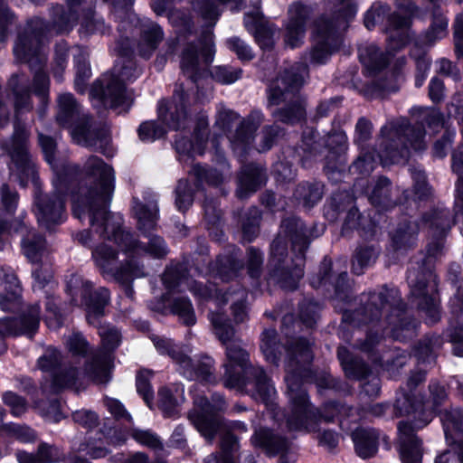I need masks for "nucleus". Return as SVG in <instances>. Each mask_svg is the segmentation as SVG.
Instances as JSON below:
<instances>
[{"label": "nucleus", "instance_id": "obj_62", "mask_svg": "<svg viewBox=\"0 0 463 463\" xmlns=\"http://www.w3.org/2000/svg\"><path fill=\"white\" fill-rule=\"evenodd\" d=\"M227 46L231 51L236 53L240 60L250 61L254 57L251 48L238 37H232L228 39Z\"/></svg>", "mask_w": 463, "mask_h": 463}, {"label": "nucleus", "instance_id": "obj_55", "mask_svg": "<svg viewBox=\"0 0 463 463\" xmlns=\"http://www.w3.org/2000/svg\"><path fill=\"white\" fill-rule=\"evenodd\" d=\"M152 376V372L149 370H141L137 375V391L143 397L147 406H151L154 397V392L150 386L149 380Z\"/></svg>", "mask_w": 463, "mask_h": 463}, {"label": "nucleus", "instance_id": "obj_60", "mask_svg": "<svg viewBox=\"0 0 463 463\" xmlns=\"http://www.w3.org/2000/svg\"><path fill=\"white\" fill-rule=\"evenodd\" d=\"M165 129L154 121L144 122L138 128L139 138L146 142H152L162 137Z\"/></svg>", "mask_w": 463, "mask_h": 463}, {"label": "nucleus", "instance_id": "obj_11", "mask_svg": "<svg viewBox=\"0 0 463 463\" xmlns=\"http://www.w3.org/2000/svg\"><path fill=\"white\" fill-rule=\"evenodd\" d=\"M56 121L63 128H70L73 141L84 146H95L99 132L92 128L90 118L81 111L80 104L71 93L59 95Z\"/></svg>", "mask_w": 463, "mask_h": 463}, {"label": "nucleus", "instance_id": "obj_44", "mask_svg": "<svg viewBox=\"0 0 463 463\" xmlns=\"http://www.w3.org/2000/svg\"><path fill=\"white\" fill-rule=\"evenodd\" d=\"M447 27L448 20L444 16L436 18L430 29L415 43V49L431 46L436 41L445 37Z\"/></svg>", "mask_w": 463, "mask_h": 463}, {"label": "nucleus", "instance_id": "obj_54", "mask_svg": "<svg viewBox=\"0 0 463 463\" xmlns=\"http://www.w3.org/2000/svg\"><path fill=\"white\" fill-rule=\"evenodd\" d=\"M389 7L381 3H374L364 14V25L368 30H372L376 24L384 21Z\"/></svg>", "mask_w": 463, "mask_h": 463}, {"label": "nucleus", "instance_id": "obj_2", "mask_svg": "<svg viewBox=\"0 0 463 463\" xmlns=\"http://www.w3.org/2000/svg\"><path fill=\"white\" fill-rule=\"evenodd\" d=\"M210 320L215 335L226 349L223 385L229 389H242L252 383L253 388L250 391L251 397L265 403L270 402L276 394L273 384L261 367L249 363V354L235 337L226 317L219 312H212Z\"/></svg>", "mask_w": 463, "mask_h": 463}, {"label": "nucleus", "instance_id": "obj_16", "mask_svg": "<svg viewBox=\"0 0 463 463\" xmlns=\"http://www.w3.org/2000/svg\"><path fill=\"white\" fill-rule=\"evenodd\" d=\"M27 139L26 128L19 123H15L10 141L1 145V148L11 157L13 163V165L10 166L11 175H15L23 186L29 180L34 181L36 175L34 165L28 154Z\"/></svg>", "mask_w": 463, "mask_h": 463}, {"label": "nucleus", "instance_id": "obj_43", "mask_svg": "<svg viewBox=\"0 0 463 463\" xmlns=\"http://www.w3.org/2000/svg\"><path fill=\"white\" fill-rule=\"evenodd\" d=\"M359 57L364 67L371 71L382 69L387 62L385 55L374 44L360 48Z\"/></svg>", "mask_w": 463, "mask_h": 463}, {"label": "nucleus", "instance_id": "obj_52", "mask_svg": "<svg viewBox=\"0 0 463 463\" xmlns=\"http://www.w3.org/2000/svg\"><path fill=\"white\" fill-rule=\"evenodd\" d=\"M295 197L302 202L305 207L311 208L321 200L322 190L318 185L303 184L296 189Z\"/></svg>", "mask_w": 463, "mask_h": 463}, {"label": "nucleus", "instance_id": "obj_53", "mask_svg": "<svg viewBox=\"0 0 463 463\" xmlns=\"http://www.w3.org/2000/svg\"><path fill=\"white\" fill-rule=\"evenodd\" d=\"M193 201V191L188 181L180 180L175 189V205L178 211H186L192 205Z\"/></svg>", "mask_w": 463, "mask_h": 463}, {"label": "nucleus", "instance_id": "obj_35", "mask_svg": "<svg viewBox=\"0 0 463 463\" xmlns=\"http://www.w3.org/2000/svg\"><path fill=\"white\" fill-rule=\"evenodd\" d=\"M111 364V354L108 352H99L94 354L86 365L85 374L97 383H106L110 378Z\"/></svg>", "mask_w": 463, "mask_h": 463}, {"label": "nucleus", "instance_id": "obj_50", "mask_svg": "<svg viewBox=\"0 0 463 463\" xmlns=\"http://www.w3.org/2000/svg\"><path fill=\"white\" fill-rule=\"evenodd\" d=\"M378 256V250L372 247H361L356 250L354 259L352 263V270L354 273L360 275L364 269L373 264Z\"/></svg>", "mask_w": 463, "mask_h": 463}, {"label": "nucleus", "instance_id": "obj_33", "mask_svg": "<svg viewBox=\"0 0 463 463\" xmlns=\"http://www.w3.org/2000/svg\"><path fill=\"white\" fill-rule=\"evenodd\" d=\"M266 179V173L260 165L250 164L243 166L239 176V197H245L248 194L255 192Z\"/></svg>", "mask_w": 463, "mask_h": 463}, {"label": "nucleus", "instance_id": "obj_37", "mask_svg": "<svg viewBox=\"0 0 463 463\" xmlns=\"http://www.w3.org/2000/svg\"><path fill=\"white\" fill-rule=\"evenodd\" d=\"M244 24L247 30L254 34L256 42L261 48H269L273 45L277 30L274 24H266L250 14L245 16Z\"/></svg>", "mask_w": 463, "mask_h": 463}, {"label": "nucleus", "instance_id": "obj_58", "mask_svg": "<svg viewBox=\"0 0 463 463\" xmlns=\"http://www.w3.org/2000/svg\"><path fill=\"white\" fill-rule=\"evenodd\" d=\"M3 402L10 409L11 413L19 417L27 410L26 401L13 392H5L2 396Z\"/></svg>", "mask_w": 463, "mask_h": 463}, {"label": "nucleus", "instance_id": "obj_12", "mask_svg": "<svg viewBox=\"0 0 463 463\" xmlns=\"http://www.w3.org/2000/svg\"><path fill=\"white\" fill-rule=\"evenodd\" d=\"M214 46L211 34L204 37L197 44H189L184 50L181 58V70L184 75L188 77L196 86L198 99L211 93L212 87L207 83L205 94L201 90L204 86L202 80L208 77V66L213 62L214 56Z\"/></svg>", "mask_w": 463, "mask_h": 463}, {"label": "nucleus", "instance_id": "obj_40", "mask_svg": "<svg viewBox=\"0 0 463 463\" xmlns=\"http://www.w3.org/2000/svg\"><path fill=\"white\" fill-rule=\"evenodd\" d=\"M163 39L161 28L148 21L143 24L141 41L138 44L139 54L144 58H149Z\"/></svg>", "mask_w": 463, "mask_h": 463}, {"label": "nucleus", "instance_id": "obj_7", "mask_svg": "<svg viewBox=\"0 0 463 463\" xmlns=\"http://www.w3.org/2000/svg\"><path fill=\"white\" fill-rule=\"evenodd\" d=\"M335 9L332 15L318 18L313 28L314 46L308 54L311 63H325L342 43V34L356 14L354 0H329Z\"/></svg>", "mask_w": 463, "mask_h": 463}, {"label": "nucleus", "instance_id": "obj_23", "mask_svg": "<svg viewBox=\"0 0 463 463\" xmlns=\"http://www.w3.org/2000/svg\"><path fill=\"white\" fill-rule=\"evenodd\" d=\"M40 307L38 304L29 307L26 313L19 318L0 319V354L6 349L5 337L26 335L32 337L37 331L40 322Z\"/></svg>", "mask_w": 463, "mask_h": 463}, {"label": "nucleus", "instance_id": "obj_36", "mask_svg": "<svg viewBox=\"0 0 463 463\" xmlns=\"http://www.w3.org/2000/svg\"><path fill=\"white\" fill-rule=\"evenodd\" d=\"M159 406L166 417L178 412V407L184 401V389L180 383L164 387L158 392Z\"/></svg>", "mask_w": 463, "mask_h": 463}, {"label": "nucleus", "instance_id": "obj_24", "mask_svg": "<svg viewBox=\"0 0 463 463\" xmlns=\"http://www.w3.org/2000/svg\"><path fill=\"white\" fill-rule=\"evenodd\" d=\"M431 420L426 417L423 420L413 425L410 422L401 421L398 424L400 457L402 463H421V443L414 435L415 430L423 428Z\"/></svg>", "mask_w": 463, "mask_h": 463}, {"label": "nucleus", "instance_id": "obj_8", "mask_svg": "<svg viewBox=\"0 0 463 463\" xmlns=\"http://www.w3.org/2000/svg\"><path fill=\"white\" fill-rule=\"evenodd\" d=\"M115 51L120 60L117 61L113 72L104 74L95 82L90 90V97L97 98L112 108L120 106L128 108L132 99L124 82L137 79L139 71L130 59L132 51L128 47V40H126V46L125 43L118 42Z\"/></svg>", "mask_w": 463, "mask_h": 463}, {"label": "nucleus", "instance_id": "obj_17", "mask_svg": "<svg viewBox=\"0 0 463 463\" xmlns=\"http://www.w3.org/2000/svg\"><path fill=\"white\" fill-rule=\"evenodd\" d=\"M68 181L61 173H57V178L53 179L55 193L52 195L35 194V215L38 222L46 229L65 220L64 191L67 190Z\"/></svg>", "mask_w": 463, "mask_h": 463}, {"label": "nucleus", "instance_id": "obj_57", "mask_svg": "<svg viewBox=\"0 0 463 463\" xmlns=\"http://www.w3.org/2000/svg\"><path fill=\"white\" fill-rule=\"evenodd\" d=\"M67 349L73 355L84 356L89 351V344L79 332H72L64 340Z\"/></svg>", "mask_w": 463, "mask_h": 463}, {"label": "nucleus", "instance_id": "obj_21", "mask_svg": "<svg viewBox=\"0 0 463 463\" xmlns=\"http://www.w3.org/2000/svg\"><path fill=\"white\" fill-rule=\"evenodd\" d=\"M38 367L48 373L54 388L70 387L75 384L78 372L61 364V354L54 347H48L37 361Z\"/></svg>", "mask_w": 463, "mask_h": 463}, {"label": "nucleus", "instance_id": "obj_38", "mask_svg": "<svg viewBox=\"0 0 463 463\" xmlns=\"http://www.w3.org/2000/svg\"><path fill=\"white\" fill-rule=\"evenodd\" d=\"M39 144L44 155L47 163L53 168L55 175L57 173H61L65 179H69L70 176L76 175L80 173V168L79 165L74 164H65L61 168L55 165L54 154L56 149V143L53 138L39 134ZM57 178V176H55Z\"/></svg>", "mask_w": 463, "mask_h": 463}, {"label": "nucleus", "instance_id": "obj_26", "mask_svg": "<svg viewBox=\"0 0 463 463\" xmlns=\"http://www.w3.org/2000/svg\"><path fill=\"white\" fill-rule=\"evenodd\" d=\"M401 296L396 288H382L378 293L370 296L369 303L364 307L363 323L378 320L383 313H395L400 316Z\"/></svg>", "mask_w": 463, "mask_h": 463}, {"label": "nucleus", "instance_id": "obj_4", "mask_svg": "<svg viewBox=\"0 0 463 463\" xmlns=\"http://www.w3.org/2000/svg\"><path fill=\"white\" fill-rule=\"evenodd\" d=\"M311 232L296 217L282 222L281 233L270 246L271 278L285 289H295L304 275V252Z\"/></svg>", "mask_w": 463, "mask_h": 463}, {"label": "nucleus", "instance_id": "obj_32", "mask_svg": "<svg viewBox=\"0 0 463 463\" xmlns=\"http://www.w3.org/2000/svg\"><path fill=\"white\" fill-rule=\"evenodd\" d=\"M208 127L207 118L201 116L198 118L196 128L194 130V141L192 142L186 138L176 139L175 142V149L180 155L194 156L203 155L207 139L204 138Z\"/></svg>", "mask_w": 463, "mask_h": 463}, {"label": "nucleus", "instance_id": "obj_20", "mask_svg": "<svg viewBox=\"0 0 463 463\" xmlns=\"http://www.w3.org/2000/svg\"><path fill=\"white\" fill-rule=\"evenodd\" d=\"M23 250L26 258L35 265L43 261L49 254L45 240L35 233H29L23 240ZM33 289H43L50 282L52 272L47 264L36 266L33 269Z\"/></svg>", "mask_w": 463, "mask_h": 463}, {"label": "nucleus", "instance_id": "obj_47", "mask_svg": "<svg viewBox=\"0 0 463 463\" xmlns=\"http://www.w3.org/2000/svg\"><path fill=\"white\" fill-rule=\"evenodd\" d=\"M171 311L176 315L180 321L186 326H193L196 322L194 307L191 301L184 297H175L171 303Z\"/></svg>", "mask_w": 463, "mask_h": 463}, {"label": "nucleus", "instance_id": "obj_30", "mask_svg": "<svg viewBox=\"0 0 463 463\" xmlns=\"http://www.w3.org/2000/svg\"><path fill=\"white\" fill-rule=\"evenodd\" d=\"M0 282L5 291L0 293V308L14 311L20 304V283L10 268H0Z\"/></svg>", "mask_w": 463, "mask_h": 463}, {"label": "nucleus", "instance_id": "obj_45", "mask_svg": "<svg viewBox=\"0 0 463 463\" xmlns=\"http://www.w3.org/2000/svg\"><path fill=\"white\" fill-rule=\"evenodd\" d=\"M79 53L75 55V89L83 92L86 89V81L90 77V67L88 62V52L85 50L78 49Z\"/></svg>", "mask_w": 463, "mask_h": 463}, {"label": "nucleus", "instance_id": "obj_15", "mask_svg": "<svg viewBox=\"0 0 463 463\" xmlns=\"http://www.w3.org/2000/svg\"><path fill=\"white\" fill-rule=\"evenodd\" d=\"M49 31L47 24L41 18L31 20L14 47L16 59L29 63L33 70L36 65L41 67L45 61L43 51Z\"/></svg>", "mask_w": 463, "mask_h": 463}, {"label": "nucleus", "instance_id": "obj_1", "mask_svg": "<svg viewBox=\"0 0 463 463\" xmlns=\"http://www.w3.org/2000/svg\"><path fill=\"white\" fill-rule=\"evenodd\" d=\"M83 172L96 177L97 181L80 194L73 195V215L81 222L88 219L91 227L90 231L80 232L77 240L82 245L90 246L93 241L91 234L95 232L105 241L92 251L95 264L104 278L127 284L133 279L146 276L145 268L137 258L141 252H148L156 258L165 257L168 250L164 240L153 236L145 249L137 244L131 233L121 230L122 217L119 214L108 213L115 181L111 166L91 156L85 162Z\"/></svg>", "mask_w": 463, "mask_h": 463}, {"label": "nucleus", "instance_id": "obj_48", "mask_svg": "<svg viewBox=\"0 0 463 463\" xmlns=\"http://www.w3.org/2000/svg\"><path fill=\"white\" fill-rule=\"evenodd\" d=\"M277 333L274 329H266L262 334L260 349L267 362L278 364L280 351L276 341Z\"/></svg>", "mask_w": 463, "mask_h": 463}, {"label": "nucleus", "instance_id": "obj_22", "mask_svg": "<svg viewBox=\"0 0 463 463\" xmlns=\"http://www.w3.org/2000/svg\"><path fill=\"white\" fill-rule=\"evenodd\" d=\"M158 118L169 129L184 128L188 122L186 94L183 85H176L171 102L162 100L158 104Z\"/></svg>", "mask_w": 463, "mask_h": 463}, {"label": "nucleus", "instance_id": "obj_39", "mask_svg": "<svg viewBox=\"0 0 463 463\" xmlns=\"http://www.w3.org/2000/svg\"><path fill=\"white\" fill-rule=\"evenodd\" d=\"M353 441L359 457L367 458L374 456L378 449V434L374 430H356Z\"/></svg>", "mask_w": 463, "mask_h": 463}, {"label": "nucleus", "instance_id": "obj_6", "mask_svg": "<svg viewBox=\"0 0 463 463\" xmlns=\"http://www.w3.org/2000/svg\"><path fill=\"white\" fill-rule=\"evenodd\" d=\"M420 122L413 126L401 118L382 128L377 156L383 165L405 162L410 154L407 142L415 151L425 149L424 124L433 132H438L443 127L442 115L435 109H420Z\"/></svg>", "mask_w": 463, "mask_h": 463}, {"label": "nucleus", "instance_id": "obj_34", "mask_svg": "<svg viewBox=\"0 0 463 463\" xmlns=\"http://www.w3.org/2000/svg\"><path fill=\"white\" fill-rule=\"evenodd\" d=\"M133 211L140 231L147 232L156 227L158 220V206L156 197H153L146 203L135 200Z\"/></svg>", "mask_w": 463, "mask_h": 463}, {"label": "nucleus", "instance_id": "obj_63", "mask_svg": "<svg viewBox=\"0 0 463 463\" xmlns=\"http://www.w3.org/2000/svg\"><path fill=\"white\" fill-rule=\"evenodd\" d=\"M319 309V305L313 301L304 302L301 304L299 316L307 326L311 327L316 324Z\"/></svg>", "mask_w": 463, "mask_h": 463}, {"label": "nucleus", "instance_id": "obj_49", "mask_svg": "<svg viewBox=\"0 0 463 463\" xmlns=\"http://www.w3.org/2000/svg\"><path fill=\"white\" fill-rule=\"evenodd\" d=\"M242 269V264L232 257H222L218 259L213 269L215 276L222 281H229L235 278L238 271Z\"/></svg>", "mask_w": 463, "mask_h": 463}, {"label": "nucleus", "instance_id": "obj_64", "mask_svg": "<svg viewBox=\"0 0 463 463\" xmlns=\"http://www.w3.org/2000/svg\"><path fill=\"white\" fill-rule=\"evenodd\" d=\"M99 335L107 349H114L120 343V334L115 327L109 326H100Z\"/></svg>", "mask_w": 463, "mask_h": 463}, {"label": "nucleus", "instance_id": "obj_9", "mask_svg": "<svg viewBox=\"0 0 463 463\" xmlns=\"http://www.w3.org/2000/svg\"><path fill=\"white\" fill-rule=\"evenodd\" d=\"M307 75V66L301 62L285 70L271 82L268 95L269 105L288 102L286 109L272 112L278 120L293 124L304 118L305 107L303 100L298 96V92Z\"/></svg>", "mask_w": 463, "mask_h": 463}, {"label": "nucleus", "instance_id": "obj_42", "mask_svg": "<svg viewBox=\"0 0 463 463\" xmlns=\"http://www.w3.org/2000/svg\"><path fill=\"white\" fill-rule=\"evenodd\" d=\"M338 359L348 378L360 379L367 375L368 367L361 360L354 359L345 347L337 350Z\"/></svg>", "mask_w": 463, "mask_h": 463}, {"label": "nucleus", "instance_id": "obj_59", "mask_svg": "<svg viewBox=\"0 0 463 463\" xmlns=\"http://www.w3.org/2000/svg\"><path fill=\"white\" fill-rule=\"evenodd\" d=\"M213 78L222 84H232L241 76V70L232 66H218L212 72Z\"/></svg>", "mask_w": 463, "mask_h": 463}, {"label": "nucleus", "instance_id": "obj_41", "mask_svg": "<svg viewBox=\"0 0 463 463\" xmlns=\"http://www.w3.org/2000/svg\"><path fill=\"white\" fill-rule=\"evenodd\" d=\"M392 193L390 181L385 177H380L376 181L369 198L372 204L388 209L397 203V201L392 198Z\"/></svg>", "mask_w": 463, "mask_h": 463}, {"label": "nucleus", "instance_id": "obj_51", "mask_svg": "<svg viewBox=\"0 0 463 463\" xmlns=\"http://www.w3.org/2000/svg\"><path fill=\"white\" fill-rule=\"evenodd\" d=\"M418 226L413 223L404 224L400 227L392 236V242L397 250L410 248L416 241Z\"/></svg>", "mask_w": 463, "mask_h": 463}, {"label": "nucleus", "instance_id": "obj_25", "mask_svg": "<svg viewBox=\"0 0 463 463\" xmlns=\"http://www.w3.org/2000/svg\"><path fill=\"white\" fill-rule=\"evenodd\" d=\"M311 14V7L299 1L289 5L284 36L287 46L296 48L303 43L306 35V24Z\"/></svg>", "mask_w": 463, "mask_h": 463}, {"label": "nucleus", "instance_id": "obj_5", "mask_svg": "<svg viewBox=\"0 0 463 463\" xmlns=\"http://www.w3.org/2000/svg\"><path fill=\"white\" fill-rule=\"evenodd\" d=\"M287 364L285 382L291 412L287 419L288 427L296 431H316L318 418L310 407L306 390L302 387V380L307 377V368L313 358L310 344L300 338L290 347L287 348Z\"/></svg>", "mask_w": 463, "mask_h": 463}, {"label": "nucleus", "instance_id": "obj_19", "mask_svg": "<svg viewBox=\"0 0 463 463\" xmlns=\"http://www.w3.org/2000/svg\"><path fill=\"white\" fill-rule=\"evenodd\" d=\"M67 290L72 296L80 293L82 304L86 307L87 319L90 324H96V320L103 315L104 307L109 304V292L105 288L92 291V284L77 275H72L67 282Z\"/></svg>", "mask_w": 463, "mask_h": 463}, {"label": "nucleus", "instance_id": "obj_14", "mask_svg": "<svg viewBox=\"0 0 463 463\" xmlns=\"http://www.w3.org/2000/svg\"><path fill=\"white\" fill-rule=\"evenodd\" d=\"M239 120V115L234 111L219 105L217 108L216 126L223 132H228V138L235 153L240 154L246 151L248 146L253 139L254 133L263 120V115L260 111H252L247 118L240 121L236 131L230 129L234 122Z\"/></svg>", "mask_w": 463, "mask_h": 463}, {"label": "nucleus", "instance_id": "obj_18", "mask_svg": "<svg viewBox=\"0 0 463 463\" xmlns=\"http://www.w3.org/2000/svg\"><path fill=\"white\" fill-rule=\"evenodd\" d=\"M423 280L418 279L415 270H409L408 283L411 293L419 309L426 315V320L433 324L439 319V299L437 293L436 276L432 272L423 274Z\"/></svg>", "mask_w": 463, "mask_h": 463}, {"label": "nucleus", "instance_id": "obj_56", "mask_svg": "<svg viewBox=\"0 0 463 463\" xmlns=\"http://www.w3.org/2000/svg\"><path fill=\"white\" fill-rule=\"evenodd\" d=\"M80 32V34L84 36L96 33L103 34L107 32V27L101 17L96 15L95 14H91L83 19Z\"/></svg>", "mask_w": 463, "mask_h": 463}, {"label": "nucleus", "instance_id": "obj_27", "mask_svg": "<svg viewBox=\"0 0 463 463\" xmlns=\"http://www.w3.org/2000/svg\"><path fill=\"white\" fill-rule=\"evenodd\" d=\"M420 225L428 229L435 238V241L430 242L427 247L426 261L430 262L431 258H437L441 254L443 248L441 237L450 228L449 213L447 211H435L430 215L423 217Z\"/></svg>", "mask_w": 463, "mask_h": 463}, {"label": "nucleus", "instance_id": "obj_3", "mask_svg": "<svg viewBox=\"0 0 463 463\" xmlns=\"http://www.w3.org/2000/svg\"><path fill=\"white\" fill-rule=\"evenodd\" d=\"M191 392L194 408L189 413V420L200 434L209 443H213L218 431H225L221 439V453L208 456L205 463H237L235 452L239 443L232 432H246V425L241 421H226L216 415L225 409V401L221 394H213L210 402L204 395L196 393L195 389Z\"/></svg>", "mask_w": 463, "mask_h": 463}, {"label": "nucleus", "instance_id": "obj_28", "mask_svg": "<svg viewBox=\"0 0 463 463\" xmlns=\"http://www.w3.org/2000/svg\"><path fill=\"white\" fill-rule=\"evenodd\" d=\"M251 443L255 447L262 448L269 456L280 454L278 463H289L295 461V458L288 453V443L286 439L274 436L268 429H260L251 438Z\"/></svg>", "mask_w": 463, "mask_h": 463}, {"label": "nucleus", "instance_id": "obj_29", "mask_svg": "<svg viewBox=\"0 0 463 463\" xmlns=\"http://www.w3.org/2000/svg\"><path fill=\"white\" fill-rule=\"evenodd\" d=\"M402 9L388 16L385 33H387V46L389 50L399 51L403 48L409 40L410 15H402Z\"/></svg>", "mask_w": 463, "mask_h": 463}, {"label": "nucleus", "instance_id": "obj_31", "mask_svg": "<svg viewBox=\"0 0 463 463\" xmlns=\"http://www.w3.org/2000/svg\"><path fill=\"white\" fill-rule=\"evenodd\" d=\"M217 142L218 140L215 137L211 140V143L215 149L216 156L219 158L220 169H207L200 165H194L191 170V174L199 183L206 182L209 184L217 185L221 184L227 176H230V165L221 156L217 146Z\"/></svg>", "mask_w": 463, "mask_h": 463}, {"label": "nucleus", "instance_id": "obj_13", "mask_svg": "<svg viewBox=\"0 0 463 463\" xmlns=\"http://www.w3.org/2000/svg\"><path fill=\"white\" fill-rule=\"evenodd\" d=\"M155 347L162 354H168L178 365L181 374L190 380H199L206 383H216L213 373V360L204 356L201 360L193 361L186 354L176 348L170 339L157 335L151 337Z\"/></svg>", "mask_w": 463, "mask_h": 463}, {"label": "nucleus", "instance_id": "obj_46", "mask_svg": "<svg viewBox=\"0 0 463 463\" xmlns=\"http://www.w3.org/2000/svg\"><path fill=\"white\" fill-rule=\"evenodd\" d=\"M446 437L458 434L463 436V413L459 409L439 411Z\"/></svg>", "mask_w": 463, "mask_h": 463}, {"label": "nucleus", "instance_id": "obj_61", "mask_svg": "<svg viewBox=\"0 0 463 463\" xmlns=\"http://www.w3.org/2000/svg\"><path fill=\"white\" fill-rule=\"evenodd\" d=\"M37 455L42 463H56L61 460L63 457L59 448L44 442L39 445Z\"/></svg>", "mask_w": 463, "mask_h": 463}, {"label": "nucleus", "instance_id": "obj_10", "mask_svg": "<svg viewBox=\"0 0 463 463\" xmlns=\"http://www.w3.org/2000/svg\"><path fill=\"white\" fill-rule=\"evenodd\" d=\"M182 270L183 267L178 265L175 268L170 267L165 271L162 279L166 288L174 289L185 284L194 295L203 298L213 299L218 306L231 302L234 319L237 322L244 321L247 317V307L245 304L247 292L245 289L238 288L231 293L227 291L222 292L223 288H208L197 281H190L187 277L181 274Z\"/></svg>", "mask_w": 463, "mask_h": 463}]
</instances>
